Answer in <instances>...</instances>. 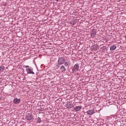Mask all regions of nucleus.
Returning <instances> with one entry per match:
<instances>
[{
	"instance_id": "nucleus-1",
	"label": "nucleus",
	"mask_w": 126,
	"mask_h": 126,
	"mask_svg": "<svg viewBox=\"0 0 126 126\" xmlns=\"http://www.w3.org/2000/svg\"><path fill=\"white\" fill-rule=\"evenodd\" d=\"M65 59L63 57L59 58L58 60V64L62 65L65 62Z\"/></svg>"
},
{
	"instance_id": "nucleus-2",
	"label": "nucleus",
	"mask_w": 126,
	"mask_h": 126,
	"mask_svg": "<svg viewBox=\"0 0 126 126\" xmlns=\"http://www.w3.org/2000/svg\"><path fill=\"white\" fill-rule=\"evenodd\" d=\"M26 70L27 72V74H34V72L33 71V69L31 67H29V68H26Z\"/></svg>"
},
{
	"instance_id": "nucleus-3",
	"label": "nucleus",
	"mask_w": 126,
	"mask_h": 126,
	"mask_svg": "<svg viewBox=\"0 0 126 126\" xmlns=\"http://www.w3.org/2000/svg\"><path fill=\"white\" fill-rule=\"evenodd\" d=\"M79 68V66L78 64H75L73 68L72 69V71L73 72H74L76 71H78Z\"/></svg>"
},
{
	"instance_id": "nucleus-4",
	"label": "nucleus",
	"mask_w": 126,
	"mask_h": 126,
	"mask_svg": "<svg viewBox=\"0 0 126 126\" xmlns=\"http://www.w3.org/2000/svg\"><path fill=\"white\" fill-rule=\"evenodd\" d=\"M33 116L32 115L29 113L27 114L26 116V119L28 120H31L33 118Z\"/></svg>"
},
{
	"instance_id": "nucleus-5",
	"label": "nucleus",
	"mask_w": 126,
	"mask_h": 126,
	"mask_svg": "<svg viewBox=\"0 0 126 126\" xmlns=\"http://www.w3.org/2000/svg\"><path fill=\"white\" fill-rule=\"evenodd\" d=\"M94 110H89L86 112L87 115H90L94 114Z\"/></svg>"
},
{
	"instance_id": "nucleus-6",
	"label": "nucleus",
	"mask_w": 126,
	"mask_h": 126,
	"mask_svg": "<svg viewBox=\"0 0 126 126\" xmlns=\"http://www.w3.org/2000/svg\"><path fill=\"white\" fill-rule=\"evenodd\" d=\"M82 108V107L80 106H78L75 107L73 110H74L75 112H77L79 110Z\"/></svg>"
},
{
	"instance_id": "nucleus-7",
	"label": "nucleus",
	"mask_w": 126,
	"mask_h": 126,
	"mask_svg": "<svg viewBox=\"0 0 126 126\" xmlns=\"http://www.w3.org/2000/svg\"><path fill=\"white\" fill-rule=\"evenodd\" d=\"M65 106L68 108H71L73 106V104H70V102H68L65 105Z\"/></svg>"
},
{
	"instance_id": "nucleus-8",
	"label": "nucleus",
	"mask_w": 126,
	"mask_h": 126,
	"mask_svg": "<svg viewBox=\"0 0 126 126\" xmlns=\"http://www.w3.org/2000/svg\"><path fill=\"white\" fill-rule=\"evenodd\" d=\"M20 99H18L16 98L14 99L13 101V102L15 104H18L20 102Z\"/></svg>"
},
{
	"instance_id": "nucleus-9",
	"label": "nucleus",
	"mask_w": 126,
	"mask_h": 126,
	"mask_svg": "<svg viewBox=\"0 0 126 126\" xmlns=\"http://www.w3.org/2000/svg\"><path fill=\"white\" fill-rule=\"evenodd\" d=\"M90 34L91 35V36L92 37H94L96 34V32L93 30L92 31Z\"/></svg>"
},
{
	"instance_id": "nucleus-10",
	"label": "nucleus",
	"mask_w": 126,
	"mask_h": 126,
	"mask_svg": "<svg viewBox=\"0 0 126 126\" xmlns=\"http://www.w3.org/2000/svg\"><path fill=\"white\" fill-rule=\"evenodd\" d=\"M116 47L115 45H111L110 46V49L111 50H113L116 48Z\"/></svg>"
},
{
	"instance_id": "nucleus-11",
	"label": "nucleus",
	"mask_w": 126,
	"mask_h": 126,
	"mask_svg": "<svg viewBox=\"0 0 126 126\" xmlns=\"http://www.w3.org/2000/svg\"><path fill=\"white\" fill-rule=\"evenodd\" d=\"M60 69L63 72H64L66 70V69L65 68L64 66L63 65H62L61 66L60 68Z\"/></svg>"
},
{
	"instance_id": "nucleus-12",
	"label": "nucleus",
	"mask_w": 126,
	"mask_h": 126,
	"mask_svg": "<svg viewBox=\"0 0 126 126\" xmlns=\"http://www.w3.org/2000/svg\"><path fill=\"white\" fill-rule=\"evenodd\" d=\"M76 23V20L74 19H73L70 22V24H73L74 25Z\"/></svg>"
},
{
	"instance_id": "nucleus-13",
	"label": "nucleus",
	"mask_w": 126,
	"mask_h": 126,
	"mask_svg": "<svg viewBox=\"0 0 126 126\" xmlns=\"http://www.w3.org/2000/svg\"><path fill=\"white\" fill-rule=\"evenodd\" d=\"M5 69V67L2 65L0 66V71L1 72H3V70Z\"/></svg>"
},
{
	"instance_id": "nucleus-14",
	"label": "nucleus",
	"mask_w": 126,
	"mask_h": 126,
	"mask_svg": "<svg viewBox=\"0 0 126 126\" xmlns=\"http://www.w3.org/2000/svg\"><path fill=\"white\" fill-rule=\"evenodd\" d=\"M98 46L97 45H94L93 46V49L95 50L97 49Z\"/></svg>"
},
{
	"instance_id": "nucleus-15",
	"label": "nucleus",
	"mask_w": 126,
	"mask_h": 126,
	"mask_svg": "<svg viewBox=\"0 0 126 126\" xmlns=\"http://www.w3.org/2000/svg\"><path fill=\"white\" fill-rule=\"evenodd\" d=\"M37 119V122L39 123H40L42 122L41 120V118H40L39 117H38Z\"/></svg>"
},
{
	"instance_id": "nucleus-16",
	"label": "nucleus",
	"mask_w": 126,
	"mask_h": 126,
	"mask_svg": "<svg viewBox=\"0 0 126 126\" xmlns=\"http://www.w3.org/2000/svg\"><path fill=\"white\" fill-rule=\"evenodd\" d=\"M102 49L103 50H107V48L105 46H104L102 47Z\"/></svg>"
},
{
	"instance_id": "nucleus-17",
	"label": "nucleus",
	"mask_w": 126,
	"mask_h": 126,
	"mask_svg": "<svg viewBox=\"0 0 126 126\" xmlns=\"http://www.w3.org/2000/svg\"><path fill=\"white\" fill-rule=\"evenodd\" d=\"M23 67L26 68H29V66L28 65L25 66V65H24L23 66Z\"/></svg>"
},
{
	"instance_id": "nucleus-18",
	"label": "nucleus",
	"mask_w": 126,
	"mask_h": 126,
	"mask_svg": "<svg viewBox=\"0 0 126 126\" xmlns=\"http://www.w3.org/2000/svg\"><path fill=\"white\" fill-rule=\"evenodd\" d=\"M60 64H57V65H56V69H57V68H59V66H60Z\"/></svg>"
},
{
	"instance_id": "nucleus-19",
	"label": "nucleus",
	"mask_w": 126,
	"mask_h": 126,
	"mask_svg": "<svg viewBox=\"0 0 126 126\" xmlns=\"http://www.w3.org/2000/svg\"><path fill=\"white\" fill-rule=\"evenodd\" d=\"M64 64L65 67H66L68 66L69 65V64Z\"/></svg>"
},
{
	"instance_id": "nucleus-20",
	"label": "nucleus",
	"mask_w": 126,
	"mask_h": 126,
	"mask_svg": "<svg viewBox=\"0 0 126 126\" xmlns=\"http://www.w3.org/2000/svg\"><path fill=\"white\" fill-rule=\"evenodd\" d=\"M63 64H69V63L67 62H64V63Z\"/></svg>"
},
{
	"instance_id": "nucleus-21",
	"label": "nucleus",
	"mask_w": 126,
	"mask_h": 126,
	"mask_svg": "<svg viewBox=\"0 0 126 126\" xmlns=\"http://www.w3.org/2000/svg\"><path fill=\"white\" fill-rule=\"evenodd\" d=\"M59 0H56L57 1H59Z\"/></svg>"
},
{
	"instance_id": "nucleus-22",
	"label": "nucleus",
	"mask_w": 126,
	"mask_h": 126,
	"mask_svg": "<svg viewBox=\"0 0 126 126\" xmlns=\"http://www.w3.org/2000/svg\"><path fill=\"white\" fill-rule=\"evenodd\" d=\"M125 37L126 38V34L125 36Z\"/></svg>"
},
{
	"instance_id": "nucleus-23",
	"label": "nucleus",
	"mask_w": 126,
	"mask_h": 126,
	"mask_svg": "<svg viewBox=\"0 0 126 126\" xmlns=\"http://www.w3.org/2000/svg\"><path fill=\"white\" fill-rule=\"evenodd\" d=\"M20 126H23L22 125H21Z\"/></svg>"
}]
</instances>
